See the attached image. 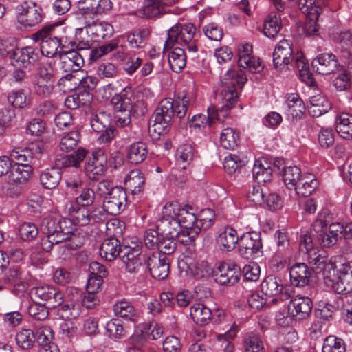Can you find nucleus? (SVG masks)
Wrapping results in <instances>:
<instances>
[{
	"label": "nucleus",
	"instance_id": "nucleus-23",
	"mask_svg": "<svg viewBox=\"0 0 352 352\" xmlns=\"http://www.w3.org/2000/svg\"><path fill=\"white\" fill-rule=\"evenodd\" d=\"M344 232V226L340 223H332L328 228L313 232V236L323 247L334 245Z\"/></svg>",
	"mask_w": 352,
	"mask_h": 352
},
{
	"label": "nucleus",
	"instance_id": "nucleus-58",
	"mask_svg": "<svg viewBox=\"0 0 352 352\" xmlns=\"http://www.w3.org/2000/svg\"><path fill=\"white\" fill-rule=\"evenodd\" d=\"M239 135L232 128L224 129L220 135V143L226 149H234L238 144Z\"/></svg>",
	"mask_w": 352,
	"mask_h": 352
},
{
	"label": "nucleus",
	"instance_id": "nucleus-63",
	"mask_svg": "<svg viewBox=\"0 0 352 352\" xmlns=\"http://www.w3.org/2000/svg\"><path fill=\"white\" fill-rule=\"evenodd\" d=\"M79 140L80 133L76 131L65 134L60 140V149L64 152L71 151L77 146Z\"/></svg>",
	"mask_w": 352,
	"mask_h": 352
},
{
	"label": "nucleus",
	"instance_id": "nucleus-52",
	"mask_svg": "<svg viewBox=\"0 0 352 352\" xmlns=\"http://www.w3.org/2000/svg\"><path fill=\"white\" fill-rule=\"evenodd\" d=\"M150 35L147 28H140L126 36V41L131 48L141 49L145 45V41Z\"/></svg>",
	"mask_w": 352,
	"mask_h": 352
},
{
	"label": "nucleus",
	"instance_id": "nucleus-9",
	"mask_svg": "<svg viewBox=\"0 0 352 352\" xmlns=\"http://www.w3.org/2000/svg\"><path fill=\"white\" fill-rule=\"evenodd\" d=\"M238 250L246 259L254 258L263 254V244L260 232H249L240 236Z\"/></svg>",
	"mask_w": 352,
	"mask_h": 352
},
{
	"label": "nucleus",
	"instance_id": "nucleus-48",
	"mask_svg": "<svg viewBox=\"0 0 352 352\" xmlns=\"http://www.w3.org/2000/svg\"><path fill=\"white\" fill-rule=\"evenodd\" d=\"M81 313V307L79 301L76 300V295L62 305L58 311V314L65 320H72L76 318Z\"/></svg>",
	"mask_w": 352,
	"mask_h": 352
},
{
	"label": "nucleus",
	"instance_id": "nucleus-7",
	"mask_svg": "<svg viewBox=\"0 0 352 352\" xmlns=\"http://www.w3.org/2000/svg\"><path fill=\"white\" fill-rule=\"evenodd\" d=\"M174 213V209L170 203L166 204L162 210V216L157 221L156 228L161 236L169 235L177 237V240L184 245H188V240H185L182 235L179 223L177 222Z\"/></svg>",
	"mask_w": 352,
	"mask_h": 352
},
{
	"label": "nucleus",
	"instance_id": "nucleus-15",
	"mask_svg": "<svg viewBox=\"0 0 352 352\" xmlns=\"http://www.w3.org/2000/svg\"><path fill=\"white\" fill-rule=\"evenodd\" d=\"M107 157L104 151L100 148L92 152L85 164V171L91 180H98L103 175L106 170Z\"/></svg>",
	"mask_w": 352,
	"mask_h": 352
},
{
	"label": "nucleus",
	"instance_id": "nucleus-43",
	"mask_svg": "<svg viewBox=\"0 0 352 352\" xmlns=\"http://www.w3.org/2000/svg\"><path fill=\"white\" fill-rule=\"evenodd\" d=\"M190 315L195 323L201 325L208 324L212 318L211 309L199 302L195 303L190 307Z\"/></svg>",
	"mask_w": 352,
	"mask_h": 352
},
{
	"label": "nucleus",
	"instance_id": "nucleus-22",
	"mask_svg": "<svg viewBox=\"0 0 352 352\" xmlns=\"http://www.w3.org/2000/svg\"><path fill=\"white\" fill-rule=\"evenodd\" d=\"M261 292L266 297H272L271 302L274 303L278 300H285L289 298L287 293L283 292V285L280 278L268 276L261 284Z\"/></svg>",
	"mask_w": 352,
	"mask_h": 352
},
{
	"label": "nucleus",
	"instance_id": "nucleus-38",
	"mask_svg": "<svg viewBox=\"0 0 352 352\" xmlns=\"http://www.w3.org/2000/svg\"><path fill=\"white\" fill-rule=\"evenodd\" d=\"M318 184V182L314 175L310 173H304L293 189L296 195L307 197L316 189Z\"/></svg>",
	"mask_w": 352,
	"mask_h": 352
},
{
	"label": "nucleus",
	"instance_id": "nucleus-55",
	"mask_svg": "<svg viewBox=\"0 0 352 352\" xmlns=\"http://www.w3.org/2000/svg\"><path fill=\"white\" fill-rule=\"evenodd\" d=\"M17 345L22 349H30L33 347L36 336L34 331L29 329L19 331L15 336Z\"/></svg>",
	"mask_w": 352,
	"mask_h": 352
},
{
	"label": "nucleus",
	"instance_id": "nucleus-40",
	"mask_svg": "<svg viewBox=\"0 0 352 352\" xmlns=\"http://www.w3.org/2000/svg\"><path fill=\"white\" fill-rule=\"evenodd\" d=\"M336 130L340 136L345 140H352V116L342 113L336 119Z\"/></svg>",
	"mask_w": 352,
	"mask_h": 352
},
{
	"label": "nucleus",
	"instance_id": "nucleus-14",
	"mask_svg": "<svg viewBox=\"0 0 352 352\" xmlns=\"http://www.w3.org/2000/svg\"><path fill=\"white\" fill-rule=\"evenodd\" d=\"M32 298L45 302L48 308L54 309L63 302V294L57 289L50 285L34 287L31 289Z\"/></svg>",
	"mask_w": 352,
	"mask_h": 352
},
{
	"label": "nucleus",
	"instance_id": "nucleus-64",
	"mask_svg": "<svg viewBox=\"0 0 352 352\" xmlns=\"http://www.w3.org/2000/svg\"><path fill=\"white\" fill-rule=\"evenodd\" d=\"M337 41L340 44V48L343 57L352 55V34L349 31L341 32L338 37Z\"/></svg>",
	"mask_w": 352,
	"mask_h": 352
},
{
	"label": "nucleus",
	"instance_id": "nucleus-19",
	"mask_svg": "<svg viewBox=\"0 0 352 352\" xmlns=\"http://www.w3.org/2000/svg\"><path fill=\"white\" fill-rule=\"evenodd\" d=\"M107 211L103 206H94L91 209L82 208V210L71 219L72 222L77 226H85L89 224L103 222L107 218Z\"/></svg>",
	"mask_w": 352,
	"mask_h": 352
},
{
	"label": "nucleus",
	"instance_id": "nucleus-60",
	"mask_svg": "<svg viewBox=\"0 0 352 352\" xmlns=\"http://www.w3.org/2000/svg\"><path fill=\"white\" fill-rule=\"evenodd\" d=\"M142 58L135 54L127 53L122 60L123 70L128 74H133L142 64Z\"/></svg>",
	"mask_w": 352,
	"mask_h": 352
},
{
	"label": "nucleus",
	"instance_id": "nucleus-24",
	"mask_svg": "<svg viewBox=\"0 0 352 352\" xmlns=\"http://www.w3.org/2000/svg\"><path fill=\"white\" fill-rule=\"evenodd\" d=\"M57 58L59 65L64 72H78L84 65V58L77 50L62 51Z\"/></svg>",
	"mask_w": 352,
	"mask_h": 352
},
{
	"label": "nucleus",
	"instance_id": "nucleus-25",
	"mask_svg": "<svg viewBox=\"0 0 352 352\" xmlns=\"http://www.w3.org/2000/svg\"><path fill=\"white\" fill-rule=\"evenodd\" d=\"M14 55L12 65L25 68L34 65L39 59V50L32 46L16 48Z\"/></svg>",
	"mask_w": 352,
	"mask_h": 352
},
{
	"label": "nucleus",
	"instance_id": "nucleus-33",
	"mask_svg": "<svg viewBox=\"0 0 352 352\" xmlns=\"http://www.w3.org/2000/svg\"><path fill=\"white\" fill-rule=\"evenodd\" d=\"M177 0H145L142 7L139 9L136 14L138 16L151 19L158 16L162 10L163 6H170Z\"/></svg>",
	"mask_w": 352,
	"mask_h": 352
},
{
	"label": "nucleus",
	"instance_id": "nucleus-50",
	"mask_svg": "<svg viewBox=\"0 0 352 352\" xmlns=\"http://www.w3.org/2000/svg\"><path fill=\"white\" fill-rule=\"evenodd\" d=\"M6 283L12 285L16 289L25 292L28 288V283L23 280L22 272L17 267L10 268L4 276Z\"/></svg>",
	"mask_w": 352,
	"mask_h": 352
},
{
	"label": "nucleus",
	"instance_id": "nucleus-35",
	"mask_svg": "<svg viewBox=\"0 0 352 352\" xmlns=\"http://www.w3.org/2000/svg\"><path fill=\"white\" fill-rule=\"evenodd\" d=\"M123 247L118 239L110 237L104 239L100 247V256L107 261H112L121 256Z\"/></svg>",
	"mask_w": 352,
	"mask_h": 352
},
{
	"label": "nucleus",
	"instance_id": "nucleus-44",
	"mask_svg": "<svg viewBox=\"0 0 352 352\" xmlns=\"http://www.w3.org/2000/svg\"><path fill=\"white\" fill-rule=\"evenodd\" d=\"M33 168L30 165L13 164L9 179L14 183L24 184L29 180Z\"/></svg>",
	"mask_w": 352,
	"mask_h": 352
},
{
	"label": "nucleus",
	"instance_id": "nucleus-29",
	"mask_svg": "<svg viewBox=\"0 0 352 352\" xmlns=\"http://www.w3.org/2000/svg\"><path fill=\"white\" fill-rule=\"evenodd\" d=\"M85 28L94 41L110 38L114 32L113 26L105 21H85Z\"/></svg>",
	"mask_w": 352,
	"mask_h": 352
},
{
	"label": "nucleus",
	"instance_id": "nucleus-20",
	"mask_svg": "<svg viewBox=\"0 0 352 352\" xmlns=\"http://www.w3.org/2000/svg\"><path fill=\"white\" fill-rule=\"evenodd\" d=\"M146 267L155 279L164 280L169 274V263L166 256L160 252L152 253L146 259Z\"/></svg>",
	"mask_w": 352,
	"mask_h": 352
},
{
	"label": "nucleus",
	"instance_id": "nucleus-42",
	"mask_svg": "<svg viewBox=\"0 0 352 352\" xmlns=\"http://www.w3.org/2000/svg\"><path fill=\"white\" fill-rule=\"evenodd\" d=\"M87 151L80 148L74 153L61 156L56 160V165L63 168L78 167L80 163L85 159Z\"/></svg>",
	"mask_w": 352,
	"mask_h": 352
},
{
	"label": "nucleus",
	"instance_id": "nucleus-16",
	"mask_svg": "<svg viewBox=\"0 0 352 352\" xmlns=\"http://www.w3.org/2000/svg\"><path fill=\"white\" fill-rule=\"evenodd\" d=\"M126 204V191L122 187L115 186L105 196L103 206L108 214L117 215L125 209Z\"/></svg>",
	"mask_w": 352,
	"mask_h": 352
},
{
	"label": "nucleus",
	"instance_id": "nucleus-18",
	"mask_svg": "<svg viewBox=\"0 0 352 352\" xmlns=\"http://www.w3.org/2000/svg\"><path fill=\"white\" fill-rule=\"evenodd\" d=\"M10 157L15 160L14 164L30 165L34 159H38L41 148L37 144L31 143L28 146L12 144L9 151Z\"/></svg>",
	"mask_w": 352,
	"mask_h": 352
},
{
	"label": "nucleus",
	"instance_id": "nucleus-1",
	"mask_svg": "<svg viewBox=\"0 0 352 352\" xmlns=\"http://www.w3.org/2000/svg\"><path fill=\"white\" fill-rule=\"evenodd\" d=\"M247 78L243 72L229 70L221 80L219 97L221 106L218 109L211 106L208 108V115H195L190 120V127L201 130L206 126H212L215 120L223 122L229 115L230 110L234 107L238 99V88H241Z\"/></svg>",
	"mask_w": 352,
	"mask_h": 352
},
{
	"label": "nucleus",
	"instance_id": "nucleus-4",
	"mask_svg": "<svg viewBox=\"0 0 352 352\" xmlns=\"http://www.w3.org/2000/svg\"><path fill=\"white\" fill-rule=\"evenodd\" d=\"M170 204L174 209L175 218L179 223L182 235L185 240H188V243L192 242L201 232L204 228V223L197 220L191 206L185 205L182 207L177 202H170Z\"/></svg>",
	"mask_w": 352,
	"mask_h": 352
},
{
	"label": "nucleus",
	"instance_id": "nucleus-37",
	"mask_svg": "<svg viewBox=\"0 0 352 352\" xmlns=\"http://www.w3.org/2000/svg\"><path fill=\"white\" fill-rule=\"evenodd\" d=\"M286 113L292 119H300L304 114L305 107L303 101L297 94L287 95L285 101Z\"/></svg>",
	"mask_w": 352,
	"mask_h": 352
},
{
	"label": "nucleus",
	"instance_id": "nucleus-54",
	"mask_svg": "<svg viewBox=\"0 0 352 352\" xmlns=\"http://www.w3.org/2000/svg\"><path fill=\"white\" fill-rule=\"evenodd\" d=\"M303 174L296 166H289L283 168V180L287 188L293 189L296 183H298Z\"/></svg>",
	"mask_w": 352,
	"mask_h": 352
},
{
	"label": "nucleus",
	"instance_id": "nucleus-30",
	"mask_svg": "<svg viewBox=\"0 0 352 352\" xmlns=\"http://www.w3.org/2000/svg\"><path fill=\"white\" fill-rule=\"evenodd\" d=\"M311 65L318 74L327 75L336 69L338 61L333 54L324 53L316 56L312 60Z\"/></svg>",
	"mask_w": 352,
	"mask_h": 352
},
{
	"label": "nucleus",
	"instance_id": "nucleus-45",
	"mask_svg": "<svg viewBox=\"0 0 352 352\" xmlns=\"http://www.w3.org/2000/svg\"><path fill=\"white\" fill-rule=\"evenodd\" d=\"M294 67L298 71L300 78L309 86H314L315 81L309 72V64L302 53H298L294 60Z\"/></svg>",
	"mask_w": 352,
	"mask_h": 352
},
{
	"label": "nucleus",
	"instance_id": "nucleus-56",
	"mask_svg": "<svg viewBox=\"0 0 352 352\" xmlns=\"http://www.w3.org/2000/svg\"><path fill=\"white\" fill-rule=\"evenodd\" d=\"M150 328L149 326L144 324L138 326L133 334L129 338L130 344L140 346L145 345L151 340L148 335Z\"/></svg>",
	"mask_w": 352,
	"mask_h": 352
},
{
	"label": "nucleus",
	"instance_id": "nucleus-8",
	"mask_svg": "<svg viewBox=\"0 0 352 352\" xmlns=\"http://www.w3.org/2000/svg\"><path fill=\"white\" fill-rule=\"evenodd\" d=\"M120 259L126 272L133 274L146 271V260L142 255V248L138 245L123 246Z\"/></svg>",
	"mask_w": 352,
	"mask_h": 352
},
{
	"label": "nucleus",
	"instance_id": "nucleus-61",
	"mask_svg": "<svg viewBox=\"0 0 352 352\" xmlns=\"http://www.w3.org/2000/svg\"><path fill=\"white\" fill-rule=\"evenodd\" d=\"M345 350L343 340L331 335L325 338L322 352H345Z\"/></svg>",
	"mask_w": 352,
	"mask_h": 352
},
{
	"label": "nucleus",
	"instance_id": "nucleus-27",
	"mask_svg": "<svg viewBox=\"0 0 352 352\" xmlns=\"http://www.w3.org/2000/svg\"><path fill=\"white\" fill-rule=\"evenodd\" d=\"M292 49L290 43L287 40L280 41L274 49L273 53V63L276 69L282 70L292 60Z\"/></svg>",
	"mask_w": 352,
	"mask_h": 352
},
{
	"label": "nucleus",
	"instance_id": "nucleus-41",
	"mask_svg": "<svg viewBox=\"0 0 352 352\" xmlns=\"http://www.w3.org/2000/svg\"><path fill=\"white\" fill-rule=\"evenodd\" d=\"M144 185V178L138 170L131 171L125 177V188L131 191L133 195H139L142 192Z\"/></svg>",
	"mask_w": 352,
	"mask_h": 352
},
{
	"label": "nucleus",
	"instance_id": "nucleus-62",
	"mask_svg": "<svg viewBox=\"0 0 352 352\" xmlns=\"http://www.w3.org/2000/svg\"><path fill=\"white\" fill-rule=\"evenodd\" d=\"M56 69L53 66L52 60L42 63L37 69L34 78L54 82Z\"/></svg>",
	"mask_w": 352,
	"mask_h": 352
},
{
	"label": "nucleus",
	"instance_id": "nucleus-51",
	"mask_svg": "<svg viewBox=\"0 0 352 352\" xmlns=\"http://www.w3.org/2000/svg\"><path fill=\"white\" fill-rule=\"evenodd\" d=\"M113 105V120L116 124L120 127H124L131 122V115L133 110L127 109L119 104L112 103Z\"/></svg>",
	"mask_w": 352,
	"mask_h": 352
},
{
	"label": "nucleus",
	"instance_id": "nucleus-11",
	"mask_svg": "<svg viewBox=\"0 0 352 352\" xmlns=\"http://www.w3.org/2000/svg\"><path fill=\"white\" fill-rule=\"evenodd\" d=\"M16 10L18 22L24 27L35 26L42 21L43 10L36 2L24 1Z\"/></svg>",
	"mask_w": 352,
	"mask_h": 352
},
{
	"label": "nucleus",
	"instance_id": "nucleus-21",
	"mask_svg": "<svg viewBox=\"0 0 352 352\" xmlns=\"http://www.w3.org/2000/svg\"><path fill=\"white\" fill-rule=\"evenodd\" d=\"M90 124L93 131L100 133L98 138L100 143H109L113 139L115 131L109 126V118L104 113L92 116Z\"/></svg>",
	"mask_w": 352,
	"mask_h": 352
},
{
	"label": "nucleus",
	"instance_id": "nucleus-17",
	"mask_svg": "<svg viewBox=\"0 0 352 352\" xmlns=\"http://www.w3.org/2000/svg\"><path fill=\"white\" fill-rule=\"evenodd\" d=\"M241 267L234 261L221 263L215 272V280L222 285H233L240 278Z\"/></svg>",
	"mask_w": 352,
	"mask_h": 352
},
{
	"label": "nucleus",
	"instance_id": "nucleus-28",
	"mask_svg": "<svg viewBox=\"0 0 352 352\" xmlns=\"http://www.w3.org/2000/svg\"><path fill=\"white\" fill-rule=\"evenodd\" d=\"M239 238L236 229L232 226H226L219 234L216 242L221 252H229L235 249L236 245L239 244Z\"/></svg>",
	"mask_w": 352,
	"mask_h": 352
},
{
	"label": "nucleus",
	"instance_id": "nucleus-59",
	"mask_svg": "<svg viewBox=\"0 0 352 352\" xmlns=\"http://www.w3.org/2000/svg\"><path fill=\"white\" fill-rule=\"evenodd\" d=\"M105 329L109 337L113 340L121 339L126 335L122 322L118 318L111 319L107 322Z\"/></svg>",
	"mask_w": 352,
	"mask_h": 352
},
{
	"label": "nucleus",
	"instance_id": "nucleus-26",
	"mask_svg": "<svg viewBox=\"0 0 352 352\" xmlns=\"http://www.w3.org/2000/svg\"><path fill=\"white\" fill-rule=\"evenodd\" d=\"M312 305V301L309 297L297 295L290 300L288 312L296 320H302L309 316Z\"/></svg>",
	"mask_w": 352,
	"mask_h": 352
},
{
	"label": "nucleus",
	"instance_id": "nucleus-34",
	"mask_svg": "<svg viewBox=\"0 0 352 352\" xmlns=\"http://www.w3.org/2000/svg\"><path fill=\"white\" fill-rule=\"evenodd\" d=\"M311 276V271L303 263H297L291 267L289 277L291 283L298 287L307 285Z\"/></svg>",
	"mask_w": 352,
	"mask_h": 352
},
{
	"label": "nucleus",
	"instance_id": "nucleus-12",
	"mask_svg": "<svg viewBox=\"0 0 352 352\" xmlns=\"http://www.w3.org/2000/svg\"><path fill=\"white\" fill-rule=\"evenodd\" d=\"M77 193L78 195L66 203L64 206V212L69 216L71 219L82 210V208H88L91 206L96 199L95 191L89 187H83Z\"/></svg>",
	"mask_w": 352,
	"mask_h": 352
},
{
	"label": "nucleus",
	"instance_id": "nucleus-36",
	"mask_svg": "<svg viewBox=\"0 0 352 352\" xmlns=\"http://www.w3.org/2000/svg\"><path fill=\"white\" fill-rule=\"evenodd\" d=\"M252 175L254 179L258 184H264L271 180L272 169L266 159L263 158L255 160Z\"/></svg>",
	"mask_w": 352,
	"mask_h": 352
},
{
	"label": "nucleus",
	"instance_id": "nucleus-53",
	"mask_svg": "<svg viewBox=\"0 0 352 352\" xmlns=\"http://www.w3.org/2000/svg\"><path fill=\"white\" fill-rule=\"evenodd\" d=\"M168 63L174 72H181L186 64V55L184 50L180 47L174 48L168 54Z\"/></svg>",
	"mask_w": 352,
	"mask_h": 352
},
{
	"label": "nucleus",
	"instance_id": "nucleus-49",
	"mask_svg": "<svg viewBox=\"0 0 352 352\" xmlns=\"http://www.w3.org/2000/svg\"><path fill=\"white\" fill-rule=\"evenodd\" d=\"M196 157L195 148L191 144H184L179 146L176 153L177 163L185 169Z\"/></svg>",
	"mask_w": 352,
	"mask_h": 352
},
{
	"label": "nucleus",
	"instance_id": "nucleus-10",
	"mask_svg": "<svg viewBox=\"0 0 352 352\" xmlns=\"http://www.w3.org/2000/svg\"><path fill=\"white\" fill-rule=\"evenodd\" d=\"M111 102L132 109L133 113H136L138 116L144 113L143 101L140 98L139 94L130 85L122 89L119 94H116L112 98Z\"/></svg>",
	"mask_w": 352,
	"mask_h": 352
},
{
	"label": "nucleus",
	"instance_id": "nucleus-46",
	"mask_svg": "<svg viewBox=\"0 0 352 352\" xmlns=\"http://www.w3.org/2000/svg\"><path fill=\"white\" fill-rule=\"evenodd\" d=\"M61 179V171L59 168L52 167L45 169L40 175L42 186L47 189L55 188Z\"/></svg>",
	"mask_w": 352,
	"mask_h": 352
},
{
	"label": "nucleus",
	"instance_id": "nucleus-57",
	"mask_svg": "<svg viewBox=\"0 0 352 352\" xmlns=\"http://www.w3.org/2000/svg\"><path fill=\"white\" fill-rule=\"evenodd\" d=\"M93 265L96 266L98 276L94 277H90L87 280L86 290L89 293H97L101 287L102 284V276H104L107 274V271L104 267L100 265L98 263H94Z\"/></svg>",
	"mask_w": 352,
	"mask_h": 352
},
{
	"label": "nucleus",
	"instance_id": "nucleus-32",
	"mask_svg": "<svg viewBox=\"0 0 352 352\" xmlns=\"http://www.w3.org/2000/svg\"><path fill=\"white\" fill-rule=\"evenodd\" d=\"M331 109V104L327 98L322 94L310 96L307 102L308 113L313 118H318Z\"/></svg>",
	"mask_w": 352,
	"mask_h": 352
},
{
	"label": "nucleus",
	"instance_id": "nucleus-5",
	"mask_svg": "<svg viewBox=\"0 0 352 352\" xmlns=\"http://www.w3.org/2000/svg\"><path fill=\"white\" fill-rule=\"evenodd\" d=\"M196 32V27L191 23L175 24L168 31L164 49L172 48L175 44H178L186 45L189 52H197L198 47L195 38Z\"/></svg>",
	"mask_w": 352,
	"mask_h": 352
},
{
	"label": "nucleus",
	"instance_id": "nucleus-31",
	"mask_svg": "<svg viewBox=\"0 0 352 352\" xmlns=\"http://www.w3.org/2000/svg\"><path fill=\"white\" fill-rule=\"evenodd\" d=\"M113 311L116 316L132 322H137L140 318V311L131 301L124 298L117 300L115 302L113 305Z\"/></svg>",
	"mask_w": 352,
	"mask_h": 352
},
{
	"label": "nucleus",
	"instance_id": "nucleus-13",
	"mask_svg": "<svg viewBox=\"0 0 352 352\" xmlns=\"http://www.w3.org/2000/svg\"><path fill=\"white\" fill-rule=\"evenodd\" d=\"M327 284L338 294H347L352 291V262L342 264L333 278H327Z\"/></svg>",
	"mask_w": 352,
	"mask_h": 352
},
{
	"label": "nucleus",
	"instance_id": "nucleus-47",
	"mask_svg": "<svg viewBox=\"0 0 352 352\" xmlns=\"http://www.w3.org/2000/svg\"><path fill=\"white\" fill-rule=\"evenodd\" d=\"M147 155V146L142 142H135L129 147L127 157L132 164H138L142 163L146 159Z\"/></svg>",
	"mask_w": 352,
	"mask_h": 352
},
{
	"label": "nucleus",
	"instance_id": "nucleus-39",
	"mask_svg": "<svg viewBox=\"0 0 352 352\" xmlns=\"http://www.w3.org/2000/svg\"><path fill=\"white\" fill-rule=\"evenodd\" d=\"M186 273L195 279L206 278L211 272V268L206 261H197L190 259L186 263Z\"/></svg>",
	"mask_w": 352,
	"mask_h": 352
},
{
	"label": "nucleus",
	"instance_id": "nucleus-2",
	"mask_svg": "<svg viewBox=\"0 0 352 352\" xmlns=\"http://www.w3.org/2000/svg\"><path fill=\"white\" fill-rule=\"evenodd\" d=\"M60 219L48 217L43 219L41 230L46 238L41 242L44 251L50 252L54 246L58 245L63 249L62 254H67L72 250L76 249L78 245L75 243L76 236L71 231H65L62 227ZM63 223H65L63 221Z\"/></svg>",
	"mask_w": 352,
	"mask_h": 352
},
{
	"label": "nucleus",
	"instance_id": "nucleus-6",
	"mask_svg": "<svg viewBox=\"0 0 352 352\" xmlns=\"http://www.w3.org/2000/svg\"><path fill=\"white\" fill-rule=\"evenodd\" d=\"M56 26L49 25L43 27L41 30L34 33L31 38L35 42L40 43L41 52L43 56L49 58H57L60 52L58 48L63 49L64 45L62 43V38L55 33Z\"/></svg>",
	"mask_w": 352,
	"mask_h": 352
},
{
	"label": "nucleus",
	"instance_id": "nucleus-3",
	"mask_svg": "<svg viewBox=\"0 0 352 352\" xmlns=\"http://www.w3.org/2000/svg\"><path fill=\"white\" fill-rule=\"evenodd\" d=\"M189 103L190 97L187 94L179 97L175 100L170 98L162 100L150 120L149 130L153 129V131L159 135L166 132L171 124L173 116L175 115L179 119L185 116Z\"/></svg>",
	"mask_w": 352,
	"mask_h": 352
}]
</instances>
